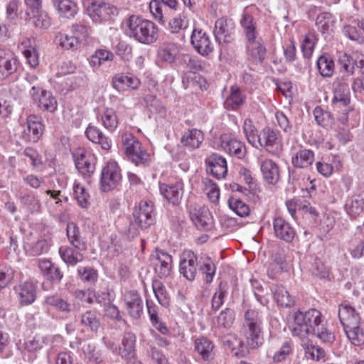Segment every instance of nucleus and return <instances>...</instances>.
Listing matches in <instances>:
<instances>
[{"mask_svg":"<svg viewBox=\"0 0 364 364\" xmlns=\"http://www.w3.org/2000/svg\"><path fill=\"white\" fill-rule=\"evenodd\" d=\"M126 309L129 315L137 319L143 314L144 304L140 294L136 291H127L124 296Z\"/></svg>","mask_w":364,"mask_h":364,"instance_id":"nucleus-19","label":"nucleus"},{"mask_svg":"<svg viewBox=\"0 0 364 364\" xmlns=\"http://www.w3.org/2000/svg\"><path fill=\"white\" fill-rule=\"evenodd\" d=\"M197 257L193 252H184L180 262V273L188 280H193L197 272Z\"/></svg>","mask_w":364,"mask_h":364,"instance_id":"nucleus-23","label":"nucleus"},{"mask_svg":"<svg viewBox=\"0 0 364 364\" xmlns=\"http://www.w3.org/2000/svg\"><path fill=\"white\" fill-rule=\"evenodd\" d=\"M179 53V47L174 43H165L159 49L158 55L161 60L173 63Z\"/></svg>","mask_w":364,"mask_h":364,"instance_id":"nucleus-33","label":"nucleus"},{"mask_svg":"<svg viewBox=\"0 0 364 364\" xmlns=\"http://www.w3.org/2000/svg\"><path fill=\"white\" fill-rule=\"evenodd\" d=\"M338 317L343 328L353 326L360 323L359 313L350 304L344 302L339 305Z\"/></svg>","mask_w":364,"mask_h":364,"instance_id":"nucleus-20","label":"nucleus"},{"mask_svg":"<svg viewBox=\"0 0 364 364\" xmlns=\"http://www.w3.org/2000/svg\"><path fill=\"white\" fill-rule=\"evenodd\" d=\"M21 205L28 212L33 213L40 211L41 204L40 200L33 195L24 194L19 198Z\"/></svg>","mask_w":364,"mask_h":364,"instance_id":"nucleus-51","label":"nucleus"},{"mask_svg":"<svg viewBox=\"0 0 364 364\" xmlns=\"http://www.w3.org/2000/svg\"><path fill=\"white\" fill-rule=\"evenodd\" d=\"M204 191L212 203H217L220 197V191L218 186L210 179L205 178L203 181Z\"/></svg>","mask_w":364,"mask_h":364,"instance_id":"nucleus-58","label":"nucleus"},{"mask_svg":"<svg viewBox=\"0 0 364 364\" xmlns=\"http://www.w3.org/2000/svg\"><path fill=\"white\" fill-rule=\"evenodd\" d=\"M228 205L240 217H245L250 213L249 205L236 197L232 196L228 199Z\"/></svg>","mask_w":364,"mask_h":364,"instance_id":"nucleus-54","label":"nucleus"},{"mask_svg":"<svg viewBox=\"0 0 364 364\" xmlns=\"http://www.w3.org/2000/svg\"><path fill=\"white\" fill-rule=\"evenodd\" d=\"M73 157L77 169L82 175L91 176L95 170V158L90 151L78 148L75 150Z\"/></svg>","mask_w":364,"mask_h":364,"instance_id":"nucleus-9","label":"nucleus"},{"mask_svg":"<svg viewBox=\"0 0 364 364\" xmlns=\"http://www.w3.org/2000/svg\"><path fill=\"white\" fill-rule=\"evenodd\" d=\"M30 94L40 109L49 112H54L57 109V100L50 92L43 90L40 86L33 85Z\"/></svg>","mask_w":364,"mask_h":364,"instance_id":"nucleus-10","label":"nucleus"},{"mask_svg":"<svg viewBox=\"0 0 364 364\" xmlns=\"http://www.w3.org/2000/svg\"><path fill=\"white\" fill-rule=\"evenodd\" d=\"M141 84L139 79L132 75H116L112 78L113 87L118 91L136 90Z\"/></svg>","mask_w":364,"mask_h":364,"instance_id":"nucleus-30","label":"nucleus"},{"mask_svg":"<svg viewBox=\"0 0 364 364\" xmlns=\"http://www.w3.org/2000/svg\"><path fill=\"white\" fill-rule=\"evenodd\" d=\"M314 161V153L307 149L298 151L291 159L292 164L296 168H304L311 166Z\"/></svg>","mask_w":364,"mask_h":364,"instance_id":"nucleus-36","label":"nucleus"},{"mask_svg":"<svg viewBox=\"0 0 364 364\" xmlns=\"http://www.w3.org/2000/svg\"><path fill=\"white\" fill-rule=\"evenodd\" d=\"M153 291L159 303L164 307L170 304L171 297L167 292L165 286L158 280H155L152 284Z\"/></svg>","mask_w":364,"mask_h":364,"instance_id":"nucleus-45","label":"nucleus"},{"mask_svg":"<svg viewBox=\"0 0 364 364\" xmlns=\"http://www.w3.org/2000/svg\"><path fill=\"white\" fill-rule=\"evenodd\" d=\"M247 53L250 60L256 63H261L265 58L266 48L260 38L247 41Z\"/></svg>","mask_w":364,"mask_h":364,"instance_id":"nucleus-25","label":"nucleus"},{"mask_svg":"<svg viewBox=\"0 0 364 364\" xmlns=\"http://www.w3.org/2000/svg\"><path fill=\"white\" fill-rule=\"evenodd\" d=\"M87 11L92 20L96 23L109 21L117 15V9L114 6L102 0L92 1L88 5Z\"/></svg>","mask_w":364,"mask_h":364,"instance_id":"nucleus-6","label":"nucleus"},{"mask_svg":"<svg viewBox=\"0 0 364 364\" xmlns=\"http://www.w3.org/2000/svg\"><path fill=\"white\" fill-rule=\"evenodd\" d=\"M363 208L364 200L358 195L348 198L345 204V210L347 214L352 218L358 216L363 211Z\"/></svg>","mask_w":364,"mask_h":364,"instance_id":"nucleus-38","label":"nucleus"},{"mask_svg":"<svg viewBox=\"0 0 364 364\" xmlns=\"http://www.w3.org/2000/svg\"><path fill=\"white\" fill-rule=\"evenodd\" d=\"M227 292V286L225 284H220L216 291L212 297V309L217 311L223 305L224 297Z\"/></svg>","mask_w":364,"mask_h":364,"instance_id":"nucleus-62","label":"nucleus"},{"mask_svg":"<svg viewBox=\"0 0 364 364\" xmlns=\"http://www.w3.org/2000/svg\"><path fill=\"white\" fill-rule=\"evenodd\" d=\"M70 246H61L59 248V254L63 261L68 265L74 267L84 259L82 251Z\"/></svg>","mask_w":364,"mask_h":364,"instance_id":"nucleus-26","label":"nucleus"},{"mask_svg":"<svg viewBox=\"0 0 364 364\" xmlns=\"http://www.w3.org/2000/svg\"><path fill=\"white\" fill-rule=\"evenodd\" d=\"M114 58V54L107 50H97L90 59V65L93 68H100L103 63L107 61H112Z\"/></svg>","mask_w":364,"mask_h":364,"instance_id":"nucleus-44","label":"nucleus"},{"mask_svg":"<svg viewBox=\"0 0 364 364\" xmlns=\"http://www.w3.org/2000/svg\"><path fill=\"white\" fill-rule=\"evenodd\" d=\"M289 329L293 336L301 338L313 334L326 343H331L335 339L334 334L326 327L321 313L315 309L305 312L300 311L295 312L293 315V321L290 323Z\"/></svg>","mask_w":364,"mask_h":364,"instance_id":"nucleus-1","label":"nucleus"},{"mask_svg":"<svg viewBox=\"0 0 364 364\" xmlns=\"http://www.w3.org/2000/svg\"><path fill=\"white\" fill-rule=\"evenodd\" d=\"M316 40V36L314 33H309L306 35L301 43V50L304 57L310 58L311 56Z\"/></svg>","mask_w":364,"mask_h":364,"instance_id":"nucleus-64","label":"nucleus"},{"mask_svg":"<svg viewBox=\"0 0 364 364\" xmlns=\"http://www.w3.org/2000/svg\"><path fill=\"white\" fill-rule=\"evenodd\" d=\"M242 331L249 348L257 349L262 345V316L259 310L249 309L245 311Z\"/></svg>","mask_w":364,"mask_h":364,"instance_id":"nucleus-3","label":"nucleus"},{"mask_svg":"<svg viewBox=\"0 0 364 364\" xmlns=\"http://www.w3.org/2000/svg\"><path fill=\"white\" fill-rule=\"evenodd\" d=\"M190 217L196 228L200 230H209L213 226V217L205 206L191 208Z\"/></svg>","mask_w":364,"mask_h":364,"instance_id":"nucleus-13","label":"nucleus"},{"mask_svg":"<svg viewBox=\"0 0 364 364\" xmlns=\"http://www.w3.org/2000/svg\"><path fill=\"white\" fill-rule=\"evenodd\" d=\"M144 102L146 107L151 113L165 114L166 111L160 100L152 95H147L144 97Z\"/></svg>","mask_w":364,"mask_h":364,"instance_id":"nucleus-56","label":"nucleus"},{"mask_svg":"<svg viewBox=\"0 0 364 364\" xmlns=\"http://www.w3.org/2000/svg\"><path fill=\"white\" fill-rule=\"evenodd\" d=\"M151 262L159 277L166 278L171 275L173 261L172 257L167 252L156 250L151 256Z\"/></svg>","mask_w":364,"mask_h":364,"instance_id":"nucleus-8","label":"nucleus"},{"mask_svg":"<svg viewBox=\"0 0 364 364\" xmlns=\"http://www.w3.org/2000/svg\"><path fill=\"white\" fill-rule=\"evenodd\" d=\"M333 104L346 107L350 101V94L347 80L344 77H337L333 84Z\"/></svg>","mask_w":364,"mask_h":364,"instance_id":"nucleus-14","label":"nucleus"},{"mask_svg":"<svg viewBox=\"0 0 364 364\" xmlns=\"http://www.w3.org/2000/svg\"><path fill=\"white\" fill-rule=\"evenodd\" d=\"M191 44L200 55L205 56L213 50V45L208 35L201 29H194L191 34Z\"/></svg>","mask_w":364,"mask_h":364,"instance_id":"nucleus-15","label":"nucleus"},{"mask_svg":"<svg viewBox=\"0 0 364 364\" xmlns=\"http://www.w3.org/2000/svg\"><path fill=\"white\" fill-rule=\"evenodd\" d=\"M243 133L248 142L253 146L257 148L259 141V134L250 119H246L242 125Z\"/></svg>","mask_w":364,"mask_h":364,"instance_id":"nucleus-41","label":"nucleus"},{"mask_svg":"<svg viewBox=\"0 0 364 364\" xmlns=\"http://www.w3.org/2000/svg\"><path fill=\"white\" fill-rule=\"evenodd\" d=\"M338 63L348 73V76L353 75L355 70V61L347 53H343L339 56Z\"/></svg>","mask_w":364,"mask_h":364,"instance_id":"nucleus-63","label":"nucleus"},{"mask_svg":"<svg viewBox=\"0 0 364 364\" xmlns=\"http://www.w3.org/2000/svg\"><path fill=\"white\" fill-rule=\"evenodd\" d=\"M246 100V96L242 92L239 87L232 86L230 94L225 100L224 106L228 109H237L241 107Z\"/></svg>","mask_w":364,"mask_h":364,"instance_id":"nucleus-32","label":"nucleus"},{"mask_svg":"<svg viewBox=\"0 0 364 364\" xmlns=\"http://www.w3.org/2000/svg\"><path fill=\"white\" fill-rule=\"evenodd\" d=\"M318 29L323 33H327L333 26L332 15L328 12L319 14L316 19Z\"/></svg>","mask_w":364,"mask_h":364,"instance_id":"nucleus-59","label":"nucleus"},{"mask_svg":"<svg viewBox=\"0 0 364 364\" xmlns=\"http://www.w3.org/2000/svg\"><path fill=\"white\" fill-rule=\"evenodd\" d=\"M122 139L124 152L133 163L137 166H146L150 163L149 154L142 147L141 142L132 133H124Z\"/></svg>","mask_w":364,"mask_h":364,"instance_id":"nucleus-4","label":"nucleus"},{"mask_svg":"<svg viewBox=\"0 0 364 364\" xmlns=\"http://www.w3.org/2000/svg\"><path fill=\"white\" fill-rule=\"evenodd\" d=\"M14 291L21 306L30 305L36 299V287L31 282L15 286Z\"/></svg>","mask_w":364,"mask_h":364,"instance_id":"nucleus-16","label":"nucleus"},{"mask_svg":"<svg viewBox=\"0 0 364 364\" xmlns=\"http://www.w3.org/2000/svg\"><path fill=\"white\" fill-rule=\"evenodd\" d=\"M221 146L225 151L238 159H242L245 156V144L235 139H228L227 136H222Z\"/></svg>","mask_w":364,"mask_h":364,"instance_id":"nucleus-28","label":"nucleus"},{"mask_svg":"<svg viewBox=\"0 0 364 364\" xmlns=\"http://www.w3.org/2000/svg\"><path fill=\"white\" fill-rule=\"evenodd\" d=\"M66 235L70 245L79 250H86V245L82 240L78 227L73 223H68Z\"/></svg>","mask_w":364,"mask_h":364,"instance_id":"nucleus-37","label":"nucleus"},{"mask_svg":"<svg viewBox=\"0 0 364 364\" xmlns=\"http://www.w3.org/2000/svg\"><path fill=\"white\" fill-rule=\"evenodd\" d=\"M133 218L128 228V232L132 236L138 233L139 229L146 228L154 223L153 202L141 201L139 208L134 211Z\"/></svg>","mask_w":364,"mask_h":364,"instance_id":"nucleus-5","label":"nucleus"},{"mask_svg":"<svg viewBox=\"0 0 364 364\" xmlns=\"http://www.w3.org/2000/svg\"><path fill=\"white\" fill-rule=\"evenodd\" d=\"M126 34L143 44H151L158 38V28L154 23L139 16L132 15L126 21Z\"/></svg>","mask_w":364,"mask_h":364,"instance_id":"nucleus-2","label":"nucleus"},{"mask_svg":"<svg viewBox=\"0 0 364 364\" xmlns=\"http://www.w3.org/2000/svg\"><path fill=\"white\" fill-rule=\"evenodd\" d=\"M273 228L275 236L287 242H291L296 235L295 230L290 223L281 217L274 220Z\"/></svg>","mask_w":364,"mask_h":364,"instance_id":"nucleus-22","label":"nucleus"},{"mask_svg":"<svg viewBox=\"0 0 364 364\" xmlns=\"http://www.w3.org/2000/svg\"><path fill=\"white\" fill-rule=\"evenodd\" d=\"M72 35L81 45L87 41L90 36V27L82 22L75 23L71 26Z\"/></svg>","mask_w":364,"mask_h":364,"instance_id":"nucleus-49","label":"nucleus"},{"mask_svg":"<svg viewBox=\"0 0 364 364\" xmlns=\"http://www.w3.org/2000/svg\"><path fill=\"white\" fill-rule=\"evenodd\" d=\"M317 68L323 77H331L334 71V62L328 55H321L317 60Z\"/></svg>","mask_w":364,"mask_h":364,"instance_id":"nucleus-46","label":"nucleus"},{"mask_svg":"<svg viewBox=\"0 0 364 364\" xmlns=\"http://www.w3.org/2000/svg\"><path fill=\"white\" fill-rule=\"evenodd\" d=\"M81 323L92 331H97L100 326V318L96 312L87 311L81 316Z\"/></svg>","mask_w":364,"mask_h":364,"instance_id":"nucleus-50","label":"nucleus"},{"mask_svg":"<svg viewBox=\"0 0 364 364\" xmlns=\"http://www.w3.org/2000/svg\"><path fill=\"white\" fill-rule=\"evenodd\" d=\"M205 164L208 167V172L215 178L218 179L223 178L227 174V161L223 156L213 153L206 158Z\"/></svg>","mask_w":364,"mask_h":364,"instance_id":"nucleus-18","label":"nucleus"},{"mask_svg":"<svg viewBox=\"0 0 364 364\" xmlns=\"http://www.w3.org/2000/svg\"><path fill=\"white\" fill-rule=\"evenodd\" d=\"M235 25L231 20L220 18L215 21L214 35L219 43H227L232 41Z\"/></svg>","mask_w":364,"mask_h":364,"instance_id":"nucleus-17","label":"nucleus"},{"mask_svg":"<svg viewBox=\"0 0 364 364\" xmlns=\"http://www.w3.org/2000/svg\"><path fill=\"white\" fill-rule=\"evenodd\" d=\"M262 146L272 154H278L282 150V144L278 139V134L269 127L263 129L259 134L258 147Z\"/></svg>","mask_w":364,"mask_h":364,"instance_id":"nucleus-11","label":"nucleus"},{"mask_svg":"<svg viewBox=\"0 0 364 364\" xmlns=\"http://www.w3.org/2000/svg\"><path fill=\"white\" fill-rule=\"evenodd\" d=\"M274 296L277 304L282 306L290 307L294 304V300L283 286L276 287Z\"/></svg>","mask_w":364,"mask_h":364,"instance_id":"nucleus-47","label":"nucleus"},{"mask_svg":"<svg viewBox=\"0 0 364 364\" xmlns=\"http://www.w3.org/2000/svg\"><path fill=\"white\" fill-rule=\"evenodd\" d=\"M25 250L27 254L31 256L36 257L47 252L49 250V245L46 240H40L34 244L27 243L25 245Z\"/></svg>","mask_w":364,"mask_h":364,"instance_id":"nucleus-55","label":"nucleus"},{"mask_svg":"<svg viewBox=\"0 0 364 364\" xmlns=\"http://www.w3.org/2000/svg\"><path fill=\"white\" fill-rule=\"evenodd\" d=\"M350 341L355 346H360L364 342V333L360 327V323L353 326L343 328Z\"/></svg>","mask_w":364,"mask_h":364,"instance_id":"nucleus-48","label":"nucleus"},{"mask_svg":"<svg viewBox=\"0 0 364 364\" xmlns=\"http://www.w3.org/2000/svg\"><path fill=\"white\" fill-rule=\"evenodd\" d=\"M224 344L232 353L237 356L242 357L247 353L243 342L235 335H228L223 339Z\"/></svg>","mask_w":364,"mask_h":364,"instance_id":"nucleus-39","label":"nucleus"},{"mask_svg":"<svg viewBox=\"0 0 364 364\" xmlns=\"http://www.w3.org/2000/svg\"><path fill=\"white\" fill-rule=\"evenodd\" d=\"M161 194L169 203L173 205L178 204L183 192V184L181 181H177L174 184H161L160 185Z\"/></svg>","mask_w":364,"mask_h":364,"instance_id":"nucleus-24","label":"nucleus"},{"mask_svg":"<svg viewBox=\"0 0 364 364\" xmlns=\"http://www.w3.org/2000/svg\"><path fill=\"white\" fill-rule=\"evenodd\" d=\"M85 135L90 141L100 145L102 149L105 150H109L111 149V140L104 135L99 128L89 125L86 129Z\"/></svg>","mask_w":364,"mask_h":364,"instance_id":"nucleus-29","label":"nucleus"},{"mask_svg":"<svg viewBox=\"0 0 364 364\" xmlns=\"http://www.w3.org/2000/svg\"><path fill=\"white\" fill-rule=\"evenodd\" d=\"M53 3L61 17L72 18L78 11L77 4L72 0H53Z\"/></svg>","mask_w":364,"mask_h":364,"instance_id":"nucleus-34","label":"nucleus"},{"mask_svg":"<svg viewBox=\"0 0 364 364\" xmlns=\"http://www.w3.org/2000/svg\"><path fill=\"white\" fill-rule=\"evenodd\" d=\"M55 40L60 46L66 50H77L81 46L73 35L60 33L56 36Z\"/></svg>","mask_w":364,"mask_h":364,"instance_id":"nucleus-52","label":"nucleus"},{"mask_svg":"<svg viewBox=\"0 0 364 364\" xmlns=\"http://www.w3.org/2000/svg\"><path fill=\"white\" fill-rule=\"evenodd\" d=\"M195 348L203 359H208L211 354L213 346L207 338H200L196 340Z\"/></svg>","mask_w":364,"mask_h":364,"instance_id":"nucleus-57","label":"nucleus"},{"mask_svg":"<svg viewBox=\"0 0 364 364\" xmlns=\"http://www.w3.org/2000/svg\"><path fill=\"white\" fill-rule=\"evenodd\" d=\"M101 121L104 127L110 132L114 131L119 124L118 117L112 108H105L101 114Z\"/></svg>","mask_w":364,"mask_h":364,"instance_id":"nucleus-42","label":"nucleus"},{"mask_svg":"<svg viewBox=\"0 0 364 364\" xmlns=\"http://www.w3.org/2000/svg\"><path fill=\"white\" fill-rule=\"evenodd\" d=\"M18 61L10 52L0 48V79L3 80L13 73L18 68Z\"/></svg>","mask_w":364,"mask_h":364,"instance_id":"nucleus-21","label":"nucleus"},{"mask_svg":"<svg viewBox=\"0 0 364 364\" xmlns=\"http://www.w3.org/2000/svg\"><path fill=\"white\" fill-rule=\"evenodd\" d=\"M74 197L77 201L79 205L82 208H87L89 205V194L84 186L75 183L73 185Z\"/></svg>","mask_w":364,"mask_h":364,"instance_id":"nucleus-60","label":"nucleus"},{"mask_svg":"<svg viewBox=\"0 0 364 364\" xmlns=\"http://www.w3.org/2000/svg\"><path fill=\"white\" fill-rule=\"evenodd\" d=\"M260 170L264 179L270 184H275L279 178L278 165L271 159L260 161Z\"/></svg>","mask_w":364,"mask_h":364,"instance_id":"nucleus-27","label":"nucleus"},{"mask_svg":"<svg viewBox=\"0 0 364 364\" xmlns=\"http://www.w3.org/2000/svg\"><path fill=\"white\" fill-rule=\"evenodd\" d=\"M44 131V125L40 121L38 117L30 115L27 118L26 127L22 132V138L30 143L37 142Z\"/></svg>","mask_w":364,"mask_h":364,"instance_id":"nucleus-12","label":"nucleus"},{"mask_svg":"<svg viewBox=\"0 0 364 364\" xmlns=\"http://www.w3.org/2000/svg\"><path fill=\"white\" fill-rule=\"evenodd\" d=\"M122 173L119 166L115 161H109L102 169L100 189L104 192L116 188L121 183Z\"/></svg>","mask_w":364,"mask_h":364,"instance_id":"nucleus-7","label":"nucleus"},{"mask_svg":"<svg viewBox=\"0 0 364 364\" xmlns=\"http://www.w3.org/2000/svg\"><path fill=\"white\" fill-rule=\"evenodd\" d=\"M200 270L205 275V282L211 283L216 270L214 262L210 258H207L200 265Z\"/></svg>","mask_w":364,"mask_h":364,"instance_id":"nucleus-61","label":"nucleus"},{"mask_svg":"<svg viewBox=\"0 0 364 364\" xmlns=\"http://www.w3.org/2000/svg\"><path fill=\"white\" fill-rule=\"evenodd\" d=\"M45 302L63 314H69L72 311V305L66 299L58 295L48 296Z\"/></svg>","mask_w":364,"mask_h":364,"instance_id":"nucleus-43","label":"nucleus"},{"mask_svg":"<svg viewBox=\"0 0 364 364\" xmlns=\"http://www.w3.org/2000/svg\"><path fill=\"white\" fill-rule=\"evenodd\" d=\"M235 318V311L229 308L225 309L224 311H222L217 317V326L219 328H229L232 326Z\"/></svg>","mask_w":364,"mask_h":364,"instance_id":"nucleus-53","label":"nucleus"},{"mask_svg":"<svg viewBox=\"0 0 364 364\" xmlns=\"http://www.w3.org/2000/svg\"><path fill=\"white\" fill-rule=\"evenodd\" d=\"M136 336L131 332H125L123 335L121 346L119 347V355L125 359H130L134 355Z\"/></svg>","mask_w":364,"mask_h":364,"instance_id":"nucleus-31","label":"nucleus"},{"mask_svg":"<svg viewBox=\"0 0 364 364\" xmlns=\"http://www.w3.org/2000/svg\"><path fill=\"white\" fill-rule=\"evenodd\" d=\"M240 24L247 41L257 38V24L251 15L244 13L240 20Z\"/></svg>","mask_w":364,"mask_h":364,"instance_id":"nucleus-40","label":"nucleus"},{"mask_svg":"<svg viewBox=\"0 0 364 364\" xmlns=\"http://www.w3.org/2000/svg\"><path fill=\"white\" fill-rule=\"evenodd\" d=\"M203 139V133L200 130L192 129H188L183 134L181 142L186 147L197 149L200 146Z\"/></svg>","mask_w":364,"mask_h":364,"instance_id":"nucleus-35","label":"nucleus"}]
</instances>
